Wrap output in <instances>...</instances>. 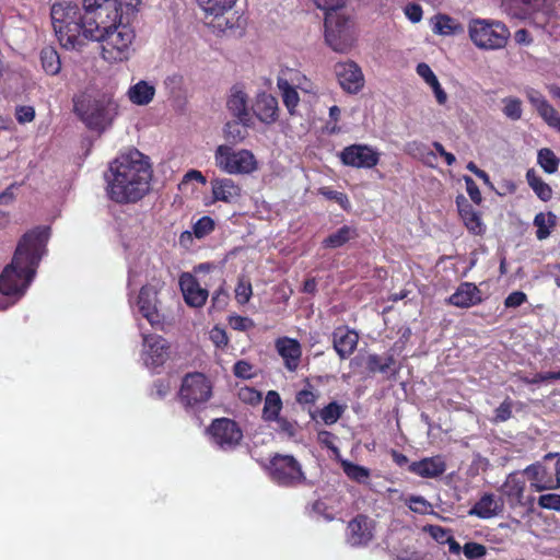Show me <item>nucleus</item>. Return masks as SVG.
Segmentation results:
<instances>
[{
	"instance_id": "f257e3e1",
	"label": "nucleus",
	"mask_w": 560,
	"mask_h": 560,
	"mask_svg": "<svg viewBox=\"0 0 560 560\" xmlns=\"http://www.w3.org/2000/svg\"><path fill=\"white\" fill-rule=\"evenodd\" d=\"M152 167L149 158L133 149L109 164L106 194L118 205L136 203L150 191Z\"/></svg>"
},
{
	"instance_id": "f03ea898",
	"label": "nucleus",
	"mask_w": 560,
	"mask_h": 560,
	"mask_svg": "<svg viewBox=\"0 0 560 560\" xmlns=\"http://www.w3.org/2000/svg\"><path fill=\"white\" fill-rule=\"evenodd\" d=\"M50 235L48 226H36L20 238L12 261L0 275V292L21 296L33 281L46 253Z\"/></svg>"
},
{
	"instance_id": "7ed1b4c3",
	"label": "nucleus",
	"mask_w": 560,
	"mask_h": 560,
	"mask_svg": "<svg viewBox=\"0 0 560 560\" xmlns=\"http://www.w3.org/2000/svg\"><path fill=\"white\" fill-rule=\"evenodd\" d=\"M50 16L60 45L79 50L90 39L86 30L85 10L72 2L52 4Z\"/></svg>"
},
{
	"instance_id": "20e7f679",
	"label": "nucleus",
	"mask_w": 560,
	"mask_h": 560,
	"mask_svg": "<svg viewBox=\"0 0 560 560\" xmlns=\"http://www.w3.org/2000/svg\"><path fill=\"white\" fill-rule=\"evenodd\" d=\"M117 101L107 94L93 97L81 94L73 98V112L92 131L103 132L109 128L118 115Z\"/></svg>"
},
{
	"instance_id": "39448f33",
	"label": "nucleus",
	"mask_w": 560,
	"mask_h": 560,
	"mask_svg": "<svg viewBox=\"0 0 560 560\" xmlns=\"http://www.w3.org/2000/svg\"><path fill=\"white\" fill-rule=\"evenodd\" d=\"M90 39L101 43V54L104 60L110 63L121 62L130 57L135 32L129 25L128 19L98 34L94 33Z\"/></svg>"
},
{
	"instance_id": "423d86ee",
	"label": "nucleus",
	"mask_w": 560,
	"mask_h": 560,
	"mask_svg": "<svg viewBox=\"0 0 560 560\" xmlns=\"http://www.w3.org/2000/svg\"><path fill=\"white\" fill-rule=\"evenodd\" d=\"M83 9L88 19L85 32L90 38L94 33L98 34L129 19L116 0H83Z\"/></svg>"
},
{
	"instance_id": "0eeeda50",
	"label": "nucleus",
	"mask_w": 560,
	"mask_h": 560,
	"mask_svg": "<svg viewBox=\"0 0 560 560\" xmlns=\"http://www.w3.org/2000/svg\"><path fill=\"white\" fill-rule=\"evenodd\" d=\"M468 31L472 43L483 49L503 48L510 37V31L506 25L494 20H471Z\"/></svg>"
},
{
	"instance_id": "6e6552de",
	"label": "nucleus",
	"mask_w": 560,
	"mask_h": 560,
	"mask_svg": "<svg viewBox=\"0 0 560 560\" xmlns=\"http://www.w3.org/2000/svg\"><path fill=\"white\" fill-rule=\"evenodd\" d=\"M266 469L271 480L281 487L293 488L306 482L302 465L293 455L276 453Z\"/></svg>"
},
{
	"instance_id": "1a4fd4ad",
	"label": "nucleus",
	"mask_w": 560,
	"mask_h": 560,
	"mask_svg": "<svg viewBox=\"0 0 560 560\" xmlns=\"http://www.w3.org/2000/svg\"><path fill=\"white\" fill-rule=\"evenodd\" d=\"M215 166L226 174H250L258 167L252 151L234 150L226 144H220L214 151Z\"/></svg>"
},
{
	"instance_id": "9d476101",
	"label": "nucleus",
	"mask_w": 560,
	"mask_h": 560,
	"mask_svg": "<svg viewBox=\"0 0 560 560\" xmlns=\"http://www.w3.org/2000/svg\"><path fill=\"white\" fill-rule=\"evenodd\" d=\"M324 25L327 45L337 52H348L354 43L350 19L340 12H328Z\"/></svg>"
},
{
	"instance_id": "9b49d317",
	"label": "nucleus",
	"mask_w": 560,
	"mask_h": 560,
	"mask_svg": "<svg viewBox=\"0 0 560 560\" xmlns=\"http://www.w3.org/2000/svg\"><path fill=\"white\" fill-rule=\"evenodd\" d=\"M212 395V385L209 378L200 372L187 373L179 388V399L186 407L203 404Z\"/></svg>"
},
{
	"instance_id": "f8f14e48",
	"label": "nucleus",
	"mask_w": 560,
	"mask_h": 560,
	"mask_svg": "<svg viewBox=\"0 0 560 560\" xmlns=\"http://www.w3.org/2000/svg\"><path fill=\"white\" fill-rule=\"evenodd\" d=\"M209 432L215 444L224 451L235 448L243 439V431L237 422L229 418L214 419Z\"/></svg>"
},
{
	"instance_id": "ddd939ff",
	"label": "nucleus",
	"mask_w": 560,
	"mask_h": 560,
	"mask_svg": "<svg viewBox=\"0 0 560 560\" xmlns=\"http://www.w3.org/2000/svg\"><path fill=\"white\" fill-rule=\"evenodd\" d=\"M341 163L355 168H373L380 162V153L368 144H350L339 153Z\"/></svg>"
},
{
	"instance_id": "4468645a",
	"label": "nucleus",
	"mask_w": 560,
	"mask_h": 560,
	"mask_svg": "<svg viewBox=\"0 0 560 560\" xmlns=\"http://www.w3.org/2000/svg\"><path fill=\"white\" fill-rule=\"evenodd\" d=\"M375 522L365 514H358L349 521L346 541L351 547H365L374 538Z\"/></svg>"
},
{
	"instance_id": "2eb2a0df",
	"label": "nucleus",
	"mask_w": 560,
	"mask_h": 560,
	"mask_svg": "<svg viewBox=\"0 0 560 560\" xmlns=\"http://www.w3.org/2000/svg\"><path fill=\"white\" fill-rule=\"evenodd\" d=\"M335 73L340 86L348 93H358L364 85L361 68L353 61L338 62Z\"/></svg>"
},
{
	"instance_id": "dca6fc26",
	"label": "nucleus",
	"mask_w": 560,
	"mask_h": 560,
	"mask_svg": "<svg viewBox=\"0 0 560 560\" xmlns=\"http://www.w3.org/2000/svg\"><path fill=\"white\" fill-rule=\"evenodd\" d=\"M143 361L147 366H162L168 359V345L164 338L156 335L143 336Z\"/></svg>"
},
{
	"instance_id": "f3484780",
	"label": "nucleus",
	"mask_w": 560,
	"mask_h": 560,
	"mask_svg": "<svg viewBox=\"0 0 560 560\" xmlns=\"http://www.w3.org/2000/svg\"><path fill=\"white\" fill-rule=\"evenodd\" d=\"M275 348L277 353L283 360V365L289 372L298 371L302 360V346L299 340L290 337H279L276 339Z\"/></svg>"
},
{
	"instance_id": "a211bd4d",
	"label": "nucleus",
	"mask_w": 560,
	"mask_h": 560,
	"mask_svg": "<svg viewBox=\"0 0 560 560\" xmlns=\"http://www.w3.org/2000/svg\"><path fill=\"white\" fill-rule=\"evenodd\" d=\"M179 287L187 305L201 307L206 304L209 292L201 288L195 276L188 272L183 273L179 277Z\"/></svg>"
},
{
	"instance_id": "6ab92c4d",
	"label": "nucleus",
	"mask_w": 560,
	"mask_h": 560,
	"mask_svg": "<svg viewBox=\"0 0 560 560\" xmlns=\"http://www.w3.org/2000/svg\"><path fill=\"white\" fill-rule=\"evenodd\" d=\"M210 186L214 202L235 203L242 196V187L230 177H214Z\"/></svg>"
},
{
	"instance_id": "aec40b11",
	"label": "nucleus",
	"mask_w": 560,
	"mask_h": 560,
	"mask_svg": "<svg viewBox=\"0 0 560 560\" xmlns=\"http://www.w3.org/2000/svg\"><path fill=\"white\" fill-rule=\"evenodd\" d=\"M359 335L346 325L335 328L332 332V347L340 359L349 358L357 349Z\"/></svg>"
},
{
	"instance_id": "412c9836",
	"label": "nucleus",
	"mask_w": 560,
	"mask_h": 560,
	"mask_svg": "<svg viewBox=\"0 0 560 560\" xmlns=\"http://www.w3.org/2000/svg\"><path fill=\"white\" fill-rule=\"evenodd\" d=\"M139 312L151 324H159L161 315L158 311V291L152 285H143L138 295L137 301Z\"/></svg>"
},
{
	"instance_id": "4be33fe9",
	"label": "nucleus",
	"mask_w": 560,
	"mask_h": 560,
	"mask_svg": "<svg viewBox=\"0 0 560 560\" xmlns=\"http://www.w3.org/2000/svg\"><path fill=\"white\" fill-rule=\"evenodd\" d=\"M455 201L466 229L474 235H482L486 226L481 221L480 213L474 209L472 205L463 195H458Z\"/></svg>"
},
{
	"instance_id": "5701e85b",
	"label": "nucleus",
	"mask_w": 560,
	"mask_h": 560,
	"mask_svg": "<svg viewBox=\"0 0 560 560\" xmlns=\"http://www.w3.org/2000/svg\"><path fill=\"white\" fill-rule=\"evenodd\" d=\"M252 109L257 119L267 125L273 124L279 117L278 100L266 92L256 96Z\"/></svg>"
},
{
	"instance_id": "b1692460",
	"label": "nucleus",
	"mask_w": 560,
	"mask_h": 560,
	"mask_svg": "<svg viewBox=\"0 0 560 560\" xmlns=\"http://www.w3.org/2000/svg\"><path fill=\"white\" fill-rule=\"evenodd\" d=\"M481 301V292L478 287L471 282H463L446 302L456 307L468 308L480 304Z\"/></svg>"
},
{
	"instance_id": "393cba45",
	"label": "nucleus",
	"mask_w": 560,
	"mask_h": 560,
	"mask_svg": "<svg viewBox=\"0 0 560 560\" xmlns=\"http://www.w3.org/2000/svg\"><path fill=\"white\" fill-rule=\"evenodd\" d=\"M408 470L422 478H436L446 470V463L440 455L425 457L408 465Z\"/></svg>"
},
{
	"instance_id": "a878e982",
	"label": "nucleus",
	"mask_w": 560,
	"mask_h": 560,
	"mask_svg": "<svg viewBox=\"0 0 560 560\" xmlns=\"http://www.w3.org/2000/svg\"><path fill=\"white\" fill-rule=\"evenodd\" d=\"M528 100L545 122L560 133V115L546 97L538 92H532Z\"/></svg>"
},
{
	"instance_id": "bb28decb",
	"label": "nucleus",
	"mask_w": 560,
	"mask_h": 560,
	"mask_svg": "<svg viewBox=\"0 0 560 560\" xmlns=\"http://www.w3.org/2000/svg\"><path fill=\"white\" fill-rule=\"evenodd\" d=\"M504 502L501 498L497 499L493 493H485L469 510V515H475L482 520L491 518L503 511Z\"/></svg>"
},
{
	"instance_id": "cd10ccee",
	"label": "nucleus",
	"mask_w": 560,
	"mask_h": 560,
	"mask_svg": "<svg viewBox=\"0 0 560 560\" xmlns=\"http://www.w3.org/2000/svg\"><path fill=\"white\" fill-rule=\"evenodd\" d=\"M231 115L240 119L244 125H253L252 115L247 106V95L244 91L234 86L226 102Z\"/></svg>"
},
{
	"instance_id": "c85d7f7f",
	"label": "nucleus",
	"mask_w": 560,
	"mask_h": 560,
	"mask_svg": "<svg viewBox=\"0 0 560 560\" xmlns=\"http://www.w3.org/2000/svg\"><path fill=\"white\" fill-rule=\"evenodd\" d=\"M530 480V488L534 491L540 492L544 490H553V477L548 469L540 463H535L527 466L524 470Z\"/></svg>"
},
{
	"instance_id": "c756f323",
	"label": "nucleus",
	"mask_w": 560,
	"mask_h": 560,
	"mask_svg": "<svg viewBox=\"0 0 560 560\" xmlns=\"http://www.w3.org/2000/svg\"><path fill=\"white\" fill-rule=\"evenodd\" d=\"M526 482L517 474H510L501 487L502 493L506 497L511 508L524 505V491Z\"/></svg>"
},
{
	"instance_id": "7c9ffc66",
	"label": "nucleus",
	"mask_w": 560,
	"mask_h": 560,
	"mask_svg": "<svg viewBox=\"0 0 560 560\" xmlns=\"http://www.w3.org/2000/svg\"><path fill=\"white\" fill-rule=\"evenodd\" d=\"M547 0H502L505 12L515 19H527L533 10L545 7Z\"/></svg>"
},
{
	"instance_id": "2f4dec72",
	"label": "nucleus",
	"mask_w": 560,
	"mask_h": 560,
	"mask_svg": "<svg viewBox=\"0 0 560 560\" xmlns=\"http://www.w3.org/2000/svg\"><path fill=\"white\" fill-rule=\"evenodd\" d=\"M556 19L557 14L555 10L546 1L545 7L533 10V14H529L526 20L529 25L541 28L551 34L552 30L556 27Z\"/></svg>"
},
{
	"instance_id": "473e14b6",
	"label": "nucleus",
	"mask_w": 560,
	"mask_h": 560,
	"mask_svg": "<svg viewBox=\"0 0 560 560\" xmlns=\"http://www.w3.org/2000/svg\"><path fill=\"white\" fill-rule=\"evenodd\" d=\"M130 102L138 106H144L152 102L155 88L144 80L131 85L127 92Z\"/></svg>"
},
{
	"instance_id": "72a5a7b5",
	"label": "nucleus",
	"mask_w": 560,
	"mask_h": 560,
	"mask_svg": "<svg viewBox=\"0 0 560 560\" xmlns=\"http://www.w3.org/2000/svg\"><path fill=\"white\" fill-rule=\"evenodd\" d=\"M357 236L358 233L354 228L342 225L335 233H331L324 238L322 245L324 248H339Z\"/></svg>"
},
{
	"instance_id": "f704fd0d",
	"label": "nucleus",
	"mask_w": 560,
	"mask_h": 560,
	"mask_svg": "<svg viewBox=\"0 0 560 560\" xmlns=\"http://www.w3.org/2000/svg\"><path fill=\"white\" fill-rule=\"evenodd\" d=\"M40 66L48 75H57L61 70V60L58 51L51 47H44L39 52Z\"/></svg>"
},
{
	"instance_id": "c9c22d12",
	"label": "nucleus",
	"mask_w": 560,
	"mask_h": 560,
	"mask_svg": "<svg viewBox=\"0 0 560 560\" xmlns=\"http://www.w3.org/2000/svg\"><path fill=\"white\" fill-rule=\"evenodd\" d=\"M283 402L280 394L277 390H269L265 397V404L262 408V419L267 422H273L275 419L280 417Z\"/></svg>"
},
{
	"instance_id": "e433bc0d",
	"label": "nucleus",
	"mask_w": 560,
	"mask_h": 560,
	"mask_svg": "<svg viewBox=\"0 0 560 560\" xmlns=\"http://www.w3.org/2000/svg\"><path fill=\"white\" fill-rule=\"evenodd\" d=\"M277 85L281 93L284 106L290 115H294L300 103V96L296 89L285 79H278Z\"/></svg>"
},
{
	"instance_id": "4c0bfd02",
	"label": "nucleus",
	"mask_w": 560,
	"mask_h": 560,
	"mask_svg": "<svg viewBox=\"0 0 560 560\" xmlns=\"http://www.w3.org/2000/svg\"><path fill=\"white\" fill-rule=\"evenodd\" d=\"M557 224V217L553 212H539L534 218V225L537 228L536 237L539 241L546 240L550 236L551 230Z\"/></svg>"
},
{
	"instance_id": "58836bf2",
	"label": "nucleus",
	"mask_w": 560,
	"mask_h": 560,
	"mask_svg": "<svg viewBox=\"0 0 560 560\" xmlns=\"http://www.w3.org/2000/svg\"><path fill=\"white\" fill-rule=\"evenodd\" d=\"M526 180L537 197L542 201H549L552 197L551 187L539 177L534 168L526 172Z\"/></svg>"
},
{
	"instance_id": "ea45409f",
	"label": "nucleus",
	"mask_w": 560,
	"mask_h": 560,
	"mask_svg": "<svg viewBox=\"0 0 560 560\" xmlns=\"http://www.w3.org/2000/svg\"><path fill=\"white\" fill-rule=\"evenodd\" d=\"M199 7L206 14L215 18L223 16L236 3V0H197Z\"/></svg>"
},
{
	"instance_id": "a19ab883",
	"label": "nucleus",
	"mask_w": 560,
	"mask_h": 560,
	"mask_svg": "<svg viewBox=\"0 0 560 560\" xmlns=\"http://www.w3.org/2000/svg\"><path fill=\"white\" fill-rule=\"evenodd\" d=\"M252 125H244L240 119L228 121L224 126L225 139L233 143L242 142L247 136V127Z\"/></svg>"
},
{
	"instance_id": "79ce46f5",
	"label": "nucleus",
	"mask_w": 560,
	"mask_h": 560,
	"mask_svg": "<svg viewBox=\"0 0 560 560\" xmlns=\"http://www.w3.org/2000/svg\"><path fill=\"white\" fill-rule=\"evenodd\" d=\"M341 467L346 476L358 483H366L370 479L371 471L364 466L343 460Z\"/></svg>"
},
{
	"instance_id": "37998d69",
	"label": "nucleus",
	"mask_w": 560,
	"mask_h": 560,
	"mask_svg": "<svg viewBox=\"0 0 560 560\" xmlns=\"http://www.w3.org/2000/svg\"><path fill=\"white\" fill-rule=\"evenodd\" d=\"M537 163L547 174H553L558 171L560 159L549 148H542L537 153Z\"/></svg>"
},
{
	"instance_id": "c03bdc74",
	"label": "nucleus",
	"mask_w": 560,
	"mask_h": 560,
	"mask_svg": "<svg viewBox=\"0 0 560 560\" xmlns=\"http://www.w3.org/2000/svg\"><path fill=\"white\" fill-rule=\"evenodd\" d=\"M317 398L318 394L315 393L313 385L308 381L306 382V387L295 394V401L303 408L307 407L312 419H315V412L312 411V407L315 405Z\"/></svg>"
},
{
	"instance_id": "a18cd8bd",
	"label": "nucleus",
	"mask_w": 560,
	"mask_h": 560,
	"mask_svg": "<svg viewBox=\"0 0 560 560\" xmlns=\"http://www.w3.org/2000/svg\"><path fill=\"white\" fill-rule=\"evenodd\" d=\"M394 364L393 354H388L384 360L378 354H370L366 359V369L370 373H386Z\"/></svg>"
},
{
	"instance_id": "49530a36",
	"label": "nucleus",
	"mask_w": 560,
	"mask_h": 560,
	"mask_svg": "<svg viewBox=\"0 0 560 560\" xmlns=\"http://www.w3.org/2000/svg\"><path fill=\"white\" fill-rule=\"evenodd\" d=\"M345 410L346 406L331 401L319 411V417L325 424L331 425L342 417Z\"/></svg>"
},
{
	"instance_id": "de8ad7c7",
	"label": "nucleus",
	"mask_w": 560,
	"mask_h": 560,
	"mask_svg": "<svg viewBox=\"0 0 560 560\" xmlns=\"http://www.w3.org/2000/svg\"><path fill=\"white\" fill-rule=\"evenodd\" d=\"M215 229L214 220L209 215H203L192 225V233L196 238H203Z\"/></svg>"
},
{
	"instance_id": "09e8293b",
	"label": "nucleus",
	"mask_w": 560,
	"mask_h": 560,
	"mask_svg": "<svg viewBox=\"0 0 560 560\" xmlns=\"http://www.w3.org/2000/svg\"><path fill=\"white\" fill-rule=\"evenodd\" d=\"M253 295V288L249 279L243 277L238 278L235 288V299L240 304H246Z\"/></svg>"
},
{
	"instance_id": "8fccbe9b",
	"label": "nucleus",
	"mask_w": 560,
	"mask_h": 560,
	"mask_svg": "<svg viewBox=\"0 0 560 560\" xmlns=\"http://www.w3.org/2000/svg\"><path fill=\"white\" fill-rule=\"evenodd\" d=\"M238 399L249 406H258L262 400V394L254 387L244 386L238 389Z\"/></svg>"
},
{
	"instance_id": "3c124183",
	"label": "nucleus",
	"mask_w": 560,
	"mask_h": 560,
	"mask_svg": "<svg viewBox=\"0 0 560 560\" xmlns=\"http://www.w3.org/2000/svg\"><path fill=\"white\" fill-rule=\"evenodd\" d=\"M514 401L506 397L494 410L493 423H501L510 420L513 413Z\"/></svg>"
},
{
	"instance_id": "603ef678",
	"label": "nucleus",
	"mask_w": 560,
	"mask_h": 560,
	"mask_svg": "<svg viewBox=\"0 0 560 560\" xmlns=\"http://www.w3.org/2000/svg\"><path fill=\"white\" fill-rule=\"evenodd\" d=\"M166 90L173 96H179L185 90V79L182 74L174 73L168 75L164 81Z\"/></svg>"
},
{
	"instance_id": "864d4df0",
	"label": "nucleus",
	"mask_w": 560,
	"mask_h": 560,
	"mask_svg": "<svg viewBox=\"0 0 560 560\" xmlns=\"http://www.w3.org/2000/svg\"><path fill=\"white\" fill-rule=\"evenodd\" d=\"M503 113L512 120H518L522 117V102L515 97L504 98Z\"/></svg>"
},
{
	"instance_id": "5fc2aeb1",
	"label": "nucleus",
	"mask_w": 560,
	"mask_h": 560,
	"mask_svg": "<svg viewBox=\"0 0 560 560\" xmlns=\"http://www.w3.org/2000/svg\"><path fill=\"white\" fill-rule=\"evenodd\" d=\"M319 194L329 200L336 201L345 210L350 206L349 198L345 192L332 190L329 187H322Z\"/></svg>"
},
{
	"instance_id": "6e6d98bb",
	"label": "nucleus",
	"mask_w": 560,
	"mask_h": 560,
	"mask_svg": "<svg viewBox=\"0 0 560 560\" xmlns=\"http://www.w3.org/2000/svg\"><path fill=\"white\" fill-rule=\"evenodd\" d=\"M405 503L412 512L419 514L428 513L431 508V504L421 495H410L405 500Z\"/></svg>"
},
{
	"instance_id": "4d7b16f0",
	"label": "nucleus",
	"mask_w": 560,
	"mask_h": 560,
	"mask_svg": "<svg viewBox=\"0 0 560 560\" xmlns=\"http://www.w3.org/2000/svg\"><path fill=\"white\" fill-rule=\"evenodd\" d=\"M229 325L232 329L237 331H246L255 327V323L252 318L241 315L230 316Z\"/></svg>"
},
{
	"instance_id": "13d9d810",
	"label": "nucleus",
	"mask_w": 560,
	"mask_h": 560,
	"mask_svg": "<svg viewBox=\"0 0 560 560\" xmlns=\"http://www.w3.org/2000/svg\"><path fill=\"white\" fill-rule=\"evenodd\" d=\"M463 552L467 559H479L487 555V548L478 542H466L463 546Z\"/></svg>"
},
{
	"instance_id": "bf43d9fd",
	"label": "nucleus",
	"mask_w": 560,
	"mask_h": 560,
	"mask_svg": "<svg viewBox=\"0 0 560 560\" xmlns=\"http://www.w3.org/2000/svg\"><path fill=\"white\" fill-rule=\"evenodd\" d=\"M453 19L445 14H440L436 16V22L434 24L433 31L441 35H450L453 33Z\"/></svg>"
},
{
	"instance_id": "052dcab7",
	"label": "nucleus",
	"mask_w": 560,
	"mask_h": 560,
	"mask_svg": "<svg viewBox=\"0 0 560 560\" xmlns=\"http://www.w3.org/2000/svg\"><path fill=\"white\" fill-rule=\"evenodd\" d=\"M538 504L542 509L560 511V494L547 493L538 498Z\"/></svg>"
},
{
	"instance_id": "680f3d73",
	"label": "nucleus",
	"mask_w": 560,
	"mask_h": 560,
	"mask_svg": "<svg viewBox=\"0 0 560 560\" xmlns=\"http://www.w3.org/2000/svg\"><path fill=\"white\" fill-rule=\"evenodd\" d=\"M233 373L238 378H243V380L252 378L254 376L253 365L245 360H238L235 362V364L233 366Z\"/></svg>"
},
{
	"instance_id": "e2e57ef3",
	"label": "nucleus",
	"mask_w": 560,
	"mask_h": 560,
	"mask_svg": "<svg viewBox=\"0 0 560 560\" xmlns=\"http://www.w3.org/2000/svg\"><path fill=\"white\" fill-rule=\"evenodd\" d=\"M229 303V293L223 287H220L214 291L211 299V307L218 311H222Z\"/></svg>"
},
{
	"instance_id": "0e129e2a",
	"label": "nucleus",
	"mask_w": 560,
	"mask_h": 560,
	"mask_svg": "<svg viewBox=\"0 0 560 560\" xmlns=\"http://www.w3.org/2000/svg\"><path fill=\"white\" fill-rule=\"evenodd\" d=\"M316 7L325 12H339L343 8L346 0H313Z\"/></svg>"
},
{
	"instance_id": "69168bd1",
	"label": "nucleus",
	"mask_w": 560,
	"mask_h": 560,
	"mask_svg": "<svg viewBox=\"0 0 560 560\" xmlns=\"http://www.w3.org/2000/svg\"><path fill=\"white\" fill-rule=\"evenodd\" d=\"M527 302V295L523 291H513L504 300L506 308H516Z\"/></svg>"
},
{
	"instance_id": "338daca9",
	"label": "nucleus",
	"mask_w": 560,
	"mask_h": 560,
	"mask_svg": "<svg viewBox=\"0 0 560 560\" xmlns=\"http://www.w3.org/2000/svg\"><path fill=\"white\" fill-rule=\"evenodd\" d=\"M15 118L20 124L31 122L35 118V109L33 106L22 105L15 109Z\"/></svg>"
},
{
	"instance_id": "774afa93",
	"label": "nucleus",
	"mask_w": 560,
	"mask_h": 560,
	"mask_svg": "<svg viewBox=\"0 0 560 560\" xmlns=\"http://www.w3.org/2000/svg\"><path fill=\"white\" fill-rule=\"evenodd\" d=\"M22 184L12 183L2 192H0V206H9L16 198V191Z\"/></svg>"
}]
</instances>
